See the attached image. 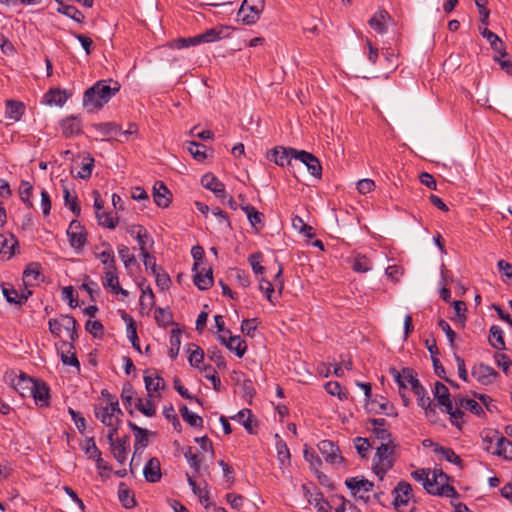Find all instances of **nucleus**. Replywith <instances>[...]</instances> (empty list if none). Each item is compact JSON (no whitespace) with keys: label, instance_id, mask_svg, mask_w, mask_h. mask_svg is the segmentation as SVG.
Wrapping results in <instances>:
<instances>
[{"label":"nucleus","instance_id":"57","mask_svg":"<svg viewBox=\"0 0 512 512\" xmlns=\"http://www.w3.org/2000/svg\"><path fill=\"white\" fill-rule=\"evenodd\" d=\"M94 162V158L90 154H87L83 159V163L81 169L77 173V177L83 180L89 179L92 174Z\"/></svg>","mask_w":512,"mask_h":512},{"label":"nucleus","instance_id":"30","mask_svg":"<svg viewBox=\"0 0 512 512\" xmlns=\"http://www.w3.org/2000/svg\"><path fill=\"white\" fill-rule=\"evenodd\" d=\"M61 361L64 365L80 369V362L74 352L73 342L62 343Z\"/></svg>","mask_w":512,"mask_h":512},{"label":"nucleus","instance_id":"16","mask_svg":"<svg viewBox=\"0 0 512 512\" xmlns=\"http://www.w3.org/2000/svg\"><path fill=\"white\" fill-rule=\"evenodd\" d=\"M201 184L204 188L210 190L220 199H225L227 193L225 191V185L213 174L207 173L202 176Z\"/></svg>","mask_w":512,"mask_h":512},{"label":"nucleus","instance_id":"55","mask_svg":"<svg viewBox=\"0 0 512 512\" xmlns=\"http://www.w3.org/2000/svg\"><path fill=\"white\" fill-rule=\"evenodd\" d=\"M434 451L435 453L440 454L446 461L458 466L462 465V459L451 448L437 446Z\"/></svg>","mask_w":512,"mask_h":512},{"label":"nucleus","instance_id":"64","mask_svg":"<svg viewBox=\"0 0 512 512\" xmlns=\"http://www.w3.org/2000/svg\"><path fill=\"white\" fill-rule=\"evenodd\" d=\"M2 293L4 297L6 298L7 302L11 304H17L22 305V301L19 298L18 291L13 288L11 285H4L2 284Z\"/></svg>","mask_w":512,"mask_h":512},{"label":"nucleus","instance_id":"47","mask_svg":"<svg viewBox=\"0 0 512 512\" xmlns=\"http://www.w3.org/2000/svg\"><path fill=\"white\" fill-rule=\"evenodd\" d=\"M92 127L103 136L117 135L121 132V127L115 122L94 123Z\"/></svg>","mask_w":512,"mask_h":512},{"label":"nucleus","instance_id":"33","mask_svg":"<svg viewBox=\"0 0 512 512\" xmlns=\"http://www.w3.org/2000/svg\"><path fill=\"white\" fill-rule=\"evenodd\" d=\"M186 477H187V482H188L189 486L191 487L193 493L199 498V501L202 504H204L205 508H208L211 505V503L209 502L210 493H209V490L207 489L208 485L205 484L204 488H200L197 485L196 481L188 473H186Z\"/></svg>","mask_w":512,"mask_h":512},{"label":"nucleus","instance_id":"9","mask_svg":"<svg viewBox=\"0 0 512 512\" xmlns=\"http://www.w3.org/2000/svg\"><path fill=\"white\" fill-rule=\"evenodd\" d=\"M472 376L482 385H490L498 376V372L489 365L479 363L473 366Z\"/></svg>","mask_w":512,"mask_h":512},{"label":"nucleus","instance_id":"35","mask_svg":"<svg viewBox=\"0 0 512 512\" xmlns=\"http://www.w3.org/2000/svg\"><path fill=\"white\" fill-rule=\"evenodd\" d=\"M372 425V432L381 442H388L391 438V433L385 428L386 420L384 418H374L370 420Z\"/></svg>","mask_w":512,"mask_h":512},{"label":"nucleus","instance_id":"15","mask_svg":"<svg viewBox=\"0 0 512 512\" xmlns=\"http://www.w3.org/2000/svg\"><path fill=\"white\" fill-rule=\"evenodd\" d=\"M111 452L119 464H124L127 459V450L129 447V437L123 438H112V441H108Z\"/></svg>","mask_w":512,"mask_h":512},{"label":"nucleus","instance_id":"45","mask_svg":"<svg viewBox=\"0 0 512 512\" xmlns=\"http://www.w3.org/2000/svg\"><path fill=\"white\" fill-rule=\"evenodd\" d=\"M222 33V27L210 28L201 34H198V42L199 44L216 42L222 39Z\"/></svg>","mask_w":512,"mask_h":512},{"label":"nucleus","instance_id":"19","mask_svg":"<svg viewBox=\"0 0 512 512\" xmlns=\"http://www.w3.org/2000/svg\"><path fill=\"white\" fill-rule=\"evenodd\" d=\"M145 388L149 396L165 388L164 379L159 376L156 370H146L144 375Z\"/></svg>","mask_w":512,"mask_h":512},{"label":"nucleus","instance_id":"5","mask_svg":"<svg viewBox=\"0 0 512 512\" xmlns=\"http://www.w3.org/2000/svg\"><path fill=\"white\" fill-rule=\"evenodd\" d=\"M318 450L325 461L331 465L344 463L345 459L341 455L339 447L331 440H321L317 444Z\"/></svg>","mask_w":512,"mask_h":512},{"label":"nucleus","instance_id":"3","mask_svg":"<svg viewBox=\"0 0 512 512\" xmlns=\"http://www.w3.org/2000/svg\"><path fill=\"white\" fill-rule=\"evenodd\" d=\"M94 413L96 418L108 428L107 440L112 441V438L116 437L121 424L122 410L120 407L116 408L115 405L114 407L95 406Z\"/></svg>","mask_w":512,"mask_h":512},{"label":"nucleus","instance_id":"12","mask_svg":"<svg viewBox=\"0 0 512 512\" xmlns=\"http://www.w3.org/2000/svg\"><path fill=\"white\" fill-rule=\"evenodd\" d=\"M394 496L393 505L395 508L406 506L412 496V487L406 481H400L392 491Z\"/></svg>","mask_w":512,"mask_h":512},{"label":"nucleus","instance_id":"59","mask_svg":"<svg viewBox=\"0 0 512 512\" xmlns=\"http://www.w3.org/2000/svg\"><path fill=\"white\" fill-rule=\"evenodd\" d=\"M309 504H313L317 509V512H329L331 506L327 500L324 499L323 493L318 491L314 498H308Z\"/></svg>","mask_w":512,"mask_h":512},{"label":"nucleus","instance_id":"25","mask_svg":"<svg viewBox=\"0 0 512 512\" xmlns=\"http://www.w3.org/2000/svg\"><path fill=\"white\" fill-rule=\"evenodd\" d=\"M242 211L245 212L249 223L257 231L264 227V215L259 212L254 206L250 204H240L239 206Z\"/></svg>","mask_w":512,"mask_h":512},{"label":"nucleus","instance_id":"44","mask_svg":"<svg viewBox=\"0 0 512 512\" xmlns=\"http://www.w3.org/2000/svg\"><path fill=\"white\" fill-rule=\"evenodd\" d=\"M352 269L357 273H367L372 270V262L367 256L357 254L352 260Z\"/></svg>","mask_w":512,"mask_h":512},{"label":"nucleus","instance_id":"32","mask_svg":"<svg viewBox=\"0 0 512 512\" xmlns=\"http://www.w3.org/2000/svg\"><path fill=\"white\" fill-rule=\"evenodd\" d=\"M129 428L134 432L135 443L134 449L137 452L140 449L147 447L148 445V430L137 426L134 422L128 421Z\"/></svg>","mask_w":512,"mask_h":512},{"label":"nucleus","instance_id":"49","mask_svg":"<svg viewBox=\"0 0 512 512\" xmlns=\"http://www.w3.org/2000/svg\"><path fill=\"white\" fill-rule=\"evenodd\" d=\"M251 417L252 412L250 409H242L234 417H232V419L237 420L241 425H243L248 433L252 434L254 433V429L252 426Z\"/></svg>","mask_w":512,"mask_h":512},{"label":"nucleus","instance_id":"1","mask_svg":"<svg viewBox=\"0 0 512 512\" xmlns=\"http://www.w3.org/2000/svg\"><path fill=\"white\" fill-rule=\"evenodd\" d=\"M121 86L112 79L99 80L88 88L83 95V107L89 113L99 111L111 98L119 92Z\"/></svg>","mask_w":512,"mask_h":512},{"label":"nucleus","instance_id":"10","mask_svg":"<svg viewBox=\"0 0 512 512\" xmlns=\"http://www.w3.org/2000/svg\"><path fill=\"white\" fill-rule=\"evenodd\" d=\"M199 266H200L199 262L194 263L193 271L195 273L193 276V282L199 290H208L209 288L212 287L213 282H214L212 269L211 268H208V269L202 268L200 270Z\"/></svg>","mask_w":512,"mask_h":512},{"label":"nucleus","instance_id":"23","mask_svg":"<svg viewBox=\"0 0 512 512\" xmlns=\"http://www.w3.org/2000/svg\"><path fill=\"white\" fill-rule=\"evenodd\" d=\"M143 474L146 481L150 483H157L162 478L160 461L153 457L150 458L143 468Z\"/></svg>","mask_w":512,"mask_h":512},{"label":"nucleus","instance_id":"29","mask_svg":"<svg viewBox=\"0 0 512 512\" xmlns=\"http://www.w3.org/2000/svg\"><path fill=\"white\" fill-rule=\"evenodd\" d=\"M42 276V267L38 262L29 263L23 272V281L26 286L34 285Z\"/></svg>","mask_w":512,"mask_h":512},{"label":"nucleus","instance_id":"40","mask_svg":"<svg viewBox=\"0 0 512 512\" xmlns=\"http://www.w3.org/2000/svg\"><path fill=\"white\" fill-rule=\"evenodd\" d=\"M60 321L62 325V329L66 330L69 334L71 342H75L78 338L77 334V321L73 316L70 315H60Z\"/></svg>","mask_w":512,"mask_h":512},{"label":"nucleus","instance_id":"18","mask_svg":"<svg viewBox=\"0 0 512 512\" xmlns=\"http://www.w3.org/2000/svg\"><path fill=\"white\" fill-rule=\"evenodd\" d=\"M35 379L27 376L25 373H20L12 379L13 388L23 397H29L34 387Z\"/></svg>","mask_w":512,"mask_h":512},{"label":"nucleus","instance_id":"42","mask_svg":"<svg viewBox=\"0 0 512 512\" xmlns=\"http://www.w3.org/2000/svg\"><path fill=\"white\" fill-rule=\"evenodd\" d=\"M32 193L33 185L29 181L22 180L19 185L18 194L27 208H33V202L31 200Z\"/></svg>","mask_w":512,"mask_h":512},{"label":"nucleus","instance_id":"53","mask_svg":"<svg viewBox=\"0 0 512 512\" xmlns=\"http://www.w3.org/2000/svg\"><path fill=\"white\" fill-rule=\"evenodd\" d=\"M189 346L194 347L193 350L188 349L190 352L188 361L192 367L201 369V364L204 360V351L196 344H189Z\"/></svg>","mask_w":512,"mask_h":512},{"label":"nucleus","instance_id":"50","mask_svg":"<svg viewBox=\"0 0 512 512\" xmlns=\"http://www.w3.org/2000/svg\"><path fill=\"white\" fill-rule=\"evenodd\" d=\"M63 198H64L65 206L69 207V209L76 216L80 215L81 208L78 203V198L76 195H72L70 193V190L66 186H64V188H63Z\"/></svg>","mask_w":512,"mask_h":512},{"label":"nucleus","instance_id":"6","mask_svg":"<svg viewBox=\"0 0 512 512\" xmlns=\"http://www.w3.org/2000/svg\"><path fill=\"white\" fill-rule=\"evenodd\" d=\"M67 236L72 248L82 249L87 242V233L85 227L77 220H72L67 229Z\"/></svg>","mask_w":512,"mask_h":512},{"label":"nucleus","instance_id":"36","mask_svg":"<svg viewBox=\"0 0 512 512\" xmlns=\"http://www.w3.org/2000/svg\"><path fill=\"white\" fill-rule=\"evenodd\" d=\"M25 106L22 102L9 99L6 101L5 115L7 118L17 122L24 114Z\"/></svg>","mask_w":512,"mask_h":512},{"label":"nucleus","instance_id":"58","mask_svg":"<svg viewBox=\"0 0 512 512\" xmlns=\"http://www.w3.org/2000/svg\"><path fill=\"white\" fill-rule=\"evenodd\" d=\"M187 150L198 161H203L206 158V146L201 143L195 141L187 142Z\"/></svg>","mask_w":512,"mask_h":512},{"label":"nucleus","instance_id":"2","mask_svg":"<svg viewBox=\"0 0 512 512\" xmlns=\"http://www.w3.org/2000/svg\"><path fill=\"white\" fill-rule=\"evenodd\" d=\"M396 447L393 439H388V442H380L376 447L372 469L380 480H383L386 473L394 466Z\"/></svg>","mask_w":512,"mask_h":512},{"label":"nucleus","instance_id":"56","mask_svg":"<svg viewBox=\"0 0 512 512\" xmlns=\"http://www.w3.org/2000/svg\"><path fill=\"white\" fill-rule=\"evenodd\" d=\"M411 477L418 482H422L424 489L427 492H433L431 487V479L429 478V470L428 469H417L411 473Z\"/></svg>","mask_w":512,"mask_h":512},{"label":"nucleus","instance_id":"62","mask_svg":"<svg viewBox=\"0 0 512 512\" xmlns=\"http://www.w3.org/2000/svg\"><path fill=\"white\" fill-rule=\"evenodd\" d=\"M96 217H97L99 225L109 228V229H114L118 224V218L114 217L112 215V213H109V212L103 211L100 214H98Z\"/></svg>","mask_w":512,"mask_h":512},{"label":"nucleus","instance_id":"48","mask_svg":"<svg viewBox=\"0 0 512 512\" xmlns=\"http://www.w3.org/2000/svg\"><path fill=\"white\" fill-rule=\"evenodd\" d=\"M181 345V331L179 329H172L170 332V348L168 351L172 359H176Z\"/></svg>","mask_w":512,"mask_h":512},{"label":"nucleus","instance_id":"34","mask_svg":"<svg viewBox=\"0 0 512 512\" xmlns=\"http://www.w3.org/2000/svg\"><path fill=\"white\" fill-rule=\"evenodd\" d=\"M489 344L498 351L506 349L504 332L498 325H492L489 330Z\"/></svg>","mask_w":512,"mask_h":512},{"label":"nucleus","instance_id":"61","mask_svg":"<svg viewBox=\"0 0 512 512\" xmlns=\"http://www.w3.org/2000/svg\"><path fill=\"white\" fill-rule=\"evenodd\" d=\"M82 449L89 459H95V458L101 456V451L96 446V443H95V440L93 437L87 438L85 440V443L82 446Z\"/></svg>","mask_w":512,"mask_h":512},{"label":"nucleus","instance_id":"41","mask_svg":"<svg viewBox=\"0 0 512 512\" xmlns=\"http://www.w3.org/2000/svg\"><path fill=\"white\" fill-rule=\"evenodd\" d=\"M58 5H59V7L57 8L58 13L63 14L78 23H82L84 21L85 16L75 6L67 5L65 3L58 4Z\"/></svg>","mask_w":512,"mask_h":512},{"label":"nucleus","instance_id":"46","mask_svg":"<svg viewBox=\"0 0 512 512\" xmlns=\"http://www.w3.org/2000/svg\"><path fill=\"white\" fill-rule=\"evenodd\" d=\"M412 391L416 395L417 403L421 408L429 407V404L432 403L431 399H430L429 395L427 394L423 385L420 383V381H414Z\"/></svg>","mask_w":512,"mask_h":512},{"label":"nucleus","instance_id":"60","mask_svg":"<svg viewBox=\"0 0 512 512\" xmlns=\"http://www.w3.org/2000/svg\"><path fill=\"white\" fill-rule=\"evenodd\" d=\"M118 254L126 269L136 264L135 256L130 254V250L126 245L121 244L118 246Z\"/></svg>","mask_w":512,"mask_h":512},{"label":"nucleus","instance_id":"28","mask_svg":"<svg viewBox=\"0 0 512 512\" xmlns=\"http://www.w3.org/2000/svg\"><path fill=\"white\" fill-rule=\"evenodd\" d=\"M71 94L66 90L61 89H50L44 94V102L48 105L63 106Z\"/></svg>","mask_w":512,"mask_h":512},{"label":"nucleus","instance_id":"37","mask_svg":"<svg viewBox=\"0 0 512 512\" xmlns=\"http://www.w3.org/2000/svg\"><path fill=\"white\" fill-rule=\"evenodd\" d=\"M118 499L126 509H131L136 505L134 493L124 482L118 486Z\"/></svg>","mask_w":512,"mask_h":512},{"label":"nucleus","instance_id":"51","mask_svg":"<svg viewBox=\"0 0 512 512\" xmlns=\"http://www.w3.org/2000/svg\"><path fill=\"white\" fill-rule=\"evenodd\" d=\"M136 240L139 245V249L141 251V255L144 253H148V249L146 247L147 243L150 242L151 245L153 244V240L149 233L147 232L146 228L139 225L138 230L136 232Z\"/></svg>","mask_w":512,"mask_h":512},{"label":"nucleus","instance_id":"24","mask_svg":"<svg viewBox=\"0 0 512 512\" xmlns=\"http://www.w3.org/2000/svg\"><path fill=\"white\" fill-rule=\"evenodd\" d=\"M49 387L40 380H35L32 393L29 397H33L35 403L40 406H48L49 404Z\"/></svg>","mask_w":512,"mask_h":512},{"label":"nucleus","instance_id":"7","mask_svg":"<svg viewBox=\"0 0 512 512\" xmlns=\"http://www.w3.org/2000/svg\"><path fill=\"white\" fill-rule=\"evenodd\" d=\"M297 153L298 150L294 148L275 147L268 153V159L281 167L292 166V160L297 159Z\"/></svg>","mask_w":512,"mask_h":512},{"label":"nucleus","instance_id":"52","mask_svg":"<svg viewBox=\"0 0 512 512\" xmlns=\"http://www.w3.org/2000/svg\"><path fill=\"white\" fill-rule=\"evenodd\" d=\"M155 321L160 327H167L173 323V315L169 309L158 307L155 310Z\"/></svg>","mask_w":512,"mask_h":512},{"label":"nucleus","instance_id":"63","mask_svg":"<svg viewBox=\"0 0 512 512\" xmlns=\"http://www.w3.org/2000/svg\"><path fill=\"white\" fill-rule=\"evenodd\" d=\"M184 457L188 461L190 467L196 472L199 473L201 469L202 459L198 456V454L193 452L192 447H188L184 452Z\"/></svg>","mask_w":512,"mask_h":512},{"label":"nucleus","instance_id":"20","mask_svg":"<svg viewBox=\"0 0 512 512\" xmlns=\"http://www.w3.org/2000/svg\"><path fill=\"white\" fill-rule=\"evenodd\" d=\"M392 21L391 16L385 9H379L369 20V26L377 33L387 32V23Z\"/></svg>","mask_w":512,"mask_h":512},{"label":"nucleus","instance_id":"43","mask_svg":"<svg viewBox=\"0 0 512 512\" xmlns=\"http://www.w3.org/2000/svg\"><path fill=\"white\" fill-rule=\"evenodd\" d=\"M276 439V450H277V458L279 462L283 465L290 463V451L286 444V442L279 436V434H275Z\"/></svg>","mask_w":512,"mask_h":512},{"label":"nucleus","instance_id":"26","mask_svg":"<svg viewBox=\"0 0 512 512\" xmlns=\"http://www.w3.org/2000/svg\"><path fill=\"white\" fill-rule=\"evenodd\" d=\"M494 438L496 440V448L492 453L504 459L512 460V442L497 432H495Z\"/></svg>","mask_w":512,"mask_h":512},{"label":"nucleus","instance_id":"14","mask_svg":"<svg viewBox=\"0 0 512 512\" xmlns=\"http://www.w3.org/2000/svg\"><path fill=\"white\" fill-rule=\"evenodd\" d=\"M19 243L12 233L0 234V255L10 260L16 253Z\"/></svg>","mask_w":512,"mask_h":512},{"label":"nucleus","instance_id":"31","mask_svg":"<svg viewBox=\"0 0 512 512\" xmlns=\"http://www.w3.org/2000/svg\"><path fill=\"white\" fill-rule=\"evenodd\" d=\"M433 394L439 405L444 407V410H451L452 400L450 398V393L443 383L438 381L435 383Z\"/></svg>","mask_w":512,"mask_h":512},{"label":"nucleus","instance_id":"17","mask_svg":"<svg viewBox=\"0 0 512 512\" xmlns=\"http://www.w3.org/2000/svg\"><path fill=\"white\" fill-rule=\"evenodd\" d=\"M102 284L105 288L111 289L113 294H120L123 297H128L129 295V292L120 286L117 268L104 271Z\"/></svg>","mask_w":512,"mask_h":512},{"label":"nucleus","instance_id":"39","mask_svg":"<svg viewBox=\"0 0 512 512\" xmlns=\"http://www.w3.org/2000/svg\"><path fill=\"white\" fill-rule=\"evenodd\" d=\"M481 34L484 38H486L488 40V42L490 43V46L491 48L497 52L498 54H500V56L502 57H506L507 56V53H506V50H505V45L503 43V41L492 31H490L489 29L485 28L481 31Z\"/></svg>","mask_w":512,"mask_h":512},{"label":"nucleus","instance_id":"54","mask_svg":"<svg viewBox=\"0 0 512 512\" xmlns=\"http://www.w3.org/2000/svg\"><path fill=\"white\" fill-rule=\"evenodd\" d=\"M180 413H181L183 420L185 422H187L190 426H192V427H202L203 426V419L199 415L189 411L187 406H185V405L182 406L180 408Z\"/></svg>","mask_w":512,"mask_h":512},{"label":"nucleus","instance_id":"27","mask_svg":"<svg viewBox=\"0 0 512 512\" xmlns=\"http://www.w3.org/2000/svg\"><path fill=\"white\" fill-rule=\"evenodd\" d=\"M102 247L105 249L96 254V258H98L101 263L104 265V271H109L112 269H116V259L114 250L112 249L111 245L108 242H103Z\"/></svg>","mask_w":512,"mask_h":512},{"label":"nucleus","instance_id":"38","mask_svg":"<svg viewBox=\"0 0 512 512\" xmlns=\"http://www.w3.org/2000/svg\"><path fill=\"white\" fill-rule=\"evenodd\" d=\"M345 485L348 489L356 492L360 490H364L365 492H370L373 489L374 484L365 479L364 477H351L347 478L345 481Z\"/></svg>","mask_w":512,"mask_h":512},{"label":"nucleus","instance_id":"4","mask_svg":"<svg viewBox=\"0 0 512 512\" xmlns=\"http://www.w3.org/2000/svg\"><path fill=\"white\" fill-rule=\"evenodd\" d=\"M265 0H244L238 10V17L245 25L255 24L264 11Z\"/></svg>","mask_w":512,"mask_h":512},{"label":"nucleus","instance_id":"8","mask_svg":"<svg viewBox=\"0 0 512 512\" xmlns=\"http://www.w3.org/2000/svg\"><path fill=\"white\" fill-rule=\"evenodd\" d=\"M228 338L224 335H218V340L225 345L230 351L234 352L237 357L242 358L247 350V345L240 336H232L230 330H226Z\"/></svg>","mask_w":512,"mask_h":512},{"label":"nucleus","instance_id":"22","mask_svg":"<svg viewBox=\"0 0 512 512\" xmlns=\"http://www.w3.org/2000/svg\"><path fill=\"white\" fill-rule=\"evenodd\" d=\"M171 192L161 181H158L153 186V197L157 206L167 208L171 203Z\"/></svg>","mask_w":512,"mask_h":512},{"label":"nucleus","instance_id":"13","mask_svg":"<svg viewBox=\"0 0 512 512\" xmlns=\"http://www.w3.org/2000/svg\"><path fill=\"white\" fill-rule=\"evenodd\" d=\"M390 373L398 384L399 390H406L408 385H410L411 390H413L414 381H419L411 368H403L401 372L392 368Z\"/></svg>","mask_w":512,"mask_h":512},{"label":"nucleus","instance_id":"11","mask_svg":"<svg viewBox=\"0 0 512 512\" xmlns=\"http://www.w3.org/2000/svg\"><path fill=\"white\" fill-rule=\"evenodd\" d=\"M296 160H299L301 163H303L312 176L321 178L322 166L319 159L315 155L305 150H298Z\"/></svg>","mask_w":512,"mask_h":512},{"label":"nucleus","instance_id":"21","mask_svg":"<svg viewBox=\"0 0 512 512\" xmlns=\"http://www.w3.org/2000/svg\"><path fill=\"white\" fill-rule=\"evenodd\" d=\"M62 134L65 138L79 135L82 132V121L77 116H69L60 123Z\"/></svg>","mask_w":512,"mask_h":512}]
</instances>
